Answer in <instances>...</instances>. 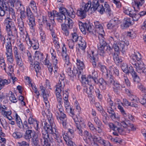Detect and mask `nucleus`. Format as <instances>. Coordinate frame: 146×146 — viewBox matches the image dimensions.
I'll use <instances>...</instances> for the list:
<instances>
[{
	"label": "nucleus",
	"instance_id": "nucleus-2",
	"mask_svg": "<svg viewBox=\"0 0 146 146\" xmlns=\"http://www.w3.org/2000/svg\"><path fill=\"white\" fill-rule=\"evenodd\" d=\"M94 23L95 27L98 29L100 33L98 36L100 44L98 46V51L100 53V55L104 57L105 56V48L106 47L107 49L109 50L111 49V48L110 46H107V44L106 42L104 40V38L103 36V33H104V31L101 24L98 21L95 22Z\"/></svg>",
	"mask_w": 146,
	"mask_h": 146
},
{
	"label": "nucleus",
	"instance_id": "nucleus-49",
	"mask_svg": "<svg viewBox=\"0 0 146 146\" xmlns=\"http://www.w3.org/2000/svg\"><path fill=\"white\" fill-rule=\"evenodd\" d=\"M9 94L10 100L13 103L17 102V100L16 98L14 93L11 91H9Z\"/></svg>",
	"mask_w": 146,
	"mask_h": 146
},
{
	"label": "nucleus",
	"instance_id": "nucleus-13",
	"mask_svg": "<svg viewBox=\"0 0 146 146\" xmlns=\"http://www.w3.org/2000/svg\"><path fill=\"white\" fill-rule=\"evenodd\" d=\"M98 77V75L97 72L94 70L92 72L91 75L88 76L86 82H91L92 83L98 84V80L97 79Z\"/></svg>",
	"mask_w": 146,
	"mask_h": 146
},
{
	"label": "nucleus",
	"instance_id": "nucleus-33",
	"mask_svg": "<svg viewBox=\"0 0 146 146\" xmlns=\"http://www.w3.org/2000/svg\"><path fill=\"white\" fill-rule=\"evenodd\" d=\"M61 26L63 33L66 36H68L69 34L68 29H70V28H68V27L64 23L62 24Z\"/></svg>",
	"mask_w": 146,
	"mask_h": 146
},
{
	"label": "nucleus",
	"instance_id": "nucleus-22",
	"mask_svg": "<svg viewBox=\"0 0 146 146\" xmlns=\"http://www.w3.org/2000/svg\"><path fill=\"white\" fill-rule=\"evenodd\" d=\"M14 56L16 64L18 65L20 68L23 69V63L21 54L14 55Z\"/></svg>",
	"mask_w": 146,
	"mask_h": 146
},
{
	"label": "nucleus",
	"instance_id": "nucleus-53",
	"mask_svg": "<svg viewBox=\"0 0 146 146\" xmlns=\"http://www.w3.org/2000/svg\"><path fill=\"white\" fill-rule=\"evenodd\" d=\"M72 36V40H74V41L76 42L78 41V39L79 40L82 39V37L81 36H79L77 33L76 32H74L71 33Z\"/></svg>",
	"mask_w": 146,
	"mask_h": 146
},
{
	"label": "nucleus",
	"instance_id": "nucleus-52",
	"mask_svg": "<svg viewBox=\"0 0 146 146\" xmlns=\"http://www.w3.org/2000/svg\"><path fill=\"white\" fill-rule=\"evenodd\" d=\"M110 39L111 40V41H114L113 47L114 50L116 52H119V46L118 43L117 44V42L116 41H114V39L111 36L110 37Z\"/></svg>",
	"mask_w": 146,
	"mask_h": 146
},
{
	"label": "nucleus",
	"instance_id": "nucleus-12",
	"mask_svg": "<svg viewBox=\"0 0 146 146\" xmlns=\"http://www.w3.org/2000/svg\"><path fill=\"white\" fill-rule=\"evenodd\" d=\"M79 25L81 31L84 32L86 30L90 33H93L92 27L89 23H83L82 22H80L79 23Z\"/></svg>",
	"mask_w": 146,
	"mask_h": 146
},
{
	"label": "nucleus",
	"instance_id": "nucleus-54",
	"mask_svg": "<svg viewBox=\"0 0 146 146\" xmlns=\"http://www.w3.org/2000/svg\"><path fill=\"white\" fill-rule=\"evenodd\" d=\"M67 15L72 18L75 17V13L72 8H70L69 10H68Z\"/></svg>",
	"mask_w": 146,
	"mask_h": 146
},
{
	"label": "nucleus",
	"instance_id": "nucleus-56",
	"mask_svg": "<svg viewBox=\"0 0 146 146\" xmlns=\"http://www.w3.org/2000/svg\"><path fill=\"white\" fill-rule=\"evenodd\" d=\"M7 60L8 62L12 64L13 62L14 59L13 57V53L5 54Z\"/></svg>",
	"mask_w": 146,
	"mask_h": 146
},
{
	"label": "nucleus",
	"instance_id": "nucleus-29",
	"mask_svg": "<svg viewBox=\"0 0 146 146\" xmlns=\"http://www.w3.org/2000/svg\"><path fill=\"white\" fill-rule=\"evenodd\" d=\"M36 134L31 130H26L25 135V138L26 139H29L32 138Z\"/></svg>",
	"mask_w": 146,
	"mask_h": 146
},
{
	"label": "nucleus",
	"instance_id": "nucleus-50",
	"mask_svg": "<svg viewBox=\"0 0 146 146\" xmlns=\"http://www.w3.org/2000/svg\"><path fill=\"white\" fill-rule=\"evenodd\" d=\"M9 76H12V74L14 72V69L12 65H9L7 69L6 68V71H5Z\"/></svg>",
	"mask_w": 146,
	"mask_h": 146
},
{
	"label": "nucleus",
	"instance_id": "nucleus-63",
	"mask_svg": "<svg viewBox=\"0 0 146 146\" xmlns=\"http://www.w3.org/2000/svg\"><path fill=\"white\" fill-rule=\"evenodd\" d=\"M119 122L120 123H119L118 122H117L116 123L117 124V125L118 126H120L121 125L124 128H127V124L125 121L124 120H119Z\"/></svg>",
	"mask_w": 146,
	"mask_h": 146
},
{
	"label": "nucleus",
	"instance_id": "nucleus-43",
	"mask_svg": "<svg viewBox=\"0 0 146 146\" xmlns=\"http://www.w3.org/2000/svg\"><path fill=\"white\" fill-rule=\"evenodd\" d=\"M68 27V28L72 29V27L74 23L71 19L69 17L66 18L64 22Z\"/></svg>",
	"mask_w": 146,
	"mask_h": 146
},
{
	"label": "nucleus",
	"instance_id": "nucleus-45",
	"mask_svg": "<svg viewBox=\"0 0 146 146\" xmlns=\"http://www.w3.org/2000/svg\"><path fill=\"white\" fill-rule=\"evenodd\" d=\"M35 57L38 60L40 61L42 60L44 58L43 54L38 51H36L35 52Z\"/></svg>",
	"mask_w": 146,
	"mask_h": 146
},
{
	"label": "nucleus",
	"instance_id": "nucleus-18",
	"mask_svg": "<svg viewBox=\"0 0 146 146\" xmlns=\"http://www.w3.org/2000/svg\"><path fill=\"white\" fill-rule=\"evenodd\" d=\"M144 3V0H140L139 1L134 0L132 4L135 11H137V12L139 9L140 7Z\"/></svg>",
	"mask_w": 146,
	"mask_h": 146
},
{
	"label": "nucleus",
	"instance_id": "nucleus-59",
	"mask_svg": "<svg viewBox=\"0 0 146 146\" xmlns=\"http://www.w3.org/2000/svg\"><path fill=\"white\" fill-rule=\"evenodd\" d=\"M29 6L31 7L34 12L37 13V10L35 2L33 1H31L29 5Z\"/></svg>",
	"mask_w": 146,
	"mask_h": 146
},
{
	"label": "nucleus",
	"instance_id": "nucleus-28",
	"mask_svg": "<svg viewBox=\"0 0 146 146\" xmlns=\"http://www.w3.org/2000/svg\"><path fill=\"white\" fill-rule=\"evenodd\" d=\"M40 91L41 92V94L44 99V100L46 104H47L48 102L47 97L48 96V94L46 93V88L42 86H40Z\"/></svg>",
	"mask_w": 146,
	"mask_h": 146
},
{
	"label": "nucleus",
	"instance_id": "nucleus-31",
	"mask_svg": "<svg viewBox=\"0 0 146 146\" xmlns=\"http://www.w3.org/2000/svg\"><path fill=\"white\" fill-rule=\"evenodd\" d=\"M132 19L130 18H125L123 22L124 27L127 28L132 25Z\"/></svg>",
	"mask_w": 146,
	"mask_h": 146
},
{
	"label": "nucleus",
	"instance_id": "nucleus-30",
	"mask_svg": "<svg viewBox=\"0 0 146 146\" xmlns=\"http://www.w3.org/2000/svg\"><path fill=\"white\" fill-rule=\"evenodd\" d=\"M17 24L20 31L23 33H24V27L23 19L21 17L18 19H17Z\"/></svg>",
	"mask_w": 146,
	"mask_h": 146
},
{
	"label": "nucleus",
	"instance_id": "nucleus-24",
	"mask_svg": "<svg viewBox=\"0 0 146 146\" xmlns=\"http://www.w3.org/2000/svg\"><path fill=\"white\" fill-rule=\"evenodd\" d=\"M50 21L51 23H50V21H49V23H47L46 25L47 27H49V30L51 32V35L52 37L53 38H55L56 35L54 32V31L53 28V27L55 26V24H54V22L52 21H51V20H50Z\"/></svg>",
	"mask_w": 146,
	"mask_h": 146
},
{
	"label": "nucleus",
	"instance_id": "nucleus-9",
	"mask_svg": "<svg viewBox=\"0 0 146 146\" xmlns=\"http://www.w3.org/2000/svg\"><path fill=\"white\" fill-rule=\"evenodd\" d=\"M25 36V40L28 46L30 45L32 47L33 49L36 50L38 49L39 46L38 40L35 37H33L31 40L29 38V35L27 33Z\"/></svg>",
	"mask_w": 146,
	"mask_h": 146
},
{
	"label": "nucleus",
	"instance_id": "nucleus-48",
	"mask_svg": "<svg viewBox=\"0 0 146 146\" xmlns=\"http://www.w3.org/2000/svg\"><path fill=\"white\" fill-rule=\"evenodd\" d=\"M132 75L133 80L134 82L138 83L140 81L139 77L137 75L136 73L134 71L130 73Z\"/></svg>",
	"mask_w": 146,
	"mask_h": 146
},
{
	"label": "nucleus",
	"instance_id": "nucleus-1",
	"mask_svg": "<svg viewBox=\"0 0 146 146\" xmlns=\"http://www.w3.org/2000/svg\"><path fill=\"white\" fill-rule=\"evenodd\" d=\"M47 111L48 113L47 114V117L50 124H48L46 122L44 121V126L43 128L44 131H42V136L43 140H44V143H47V145L49 144V142H51V140L49 137L48 133L52 134L56 129L54 127H52L53 126V119L52 117V114L49 112L48 111Z\"/></svg>",
	"mask_w": 146,
	"mask_h": 146
},
{
	"label": "nucleus",
	"instance_id": "nucleus-58",
	"mask_svg": "<svg viewBox=\"0 0 146 146\" xmlns=\"http://www.w3.org/2000/svg\"><path fill=\"white\" fill-rule=\"evenodd\" d=\"M138 84L137 87L142 93L146 94V88L141 84L140 82L137 83Z\"/></svg>",
	"mask_w": 146,
	"mask_h": 146
},
{
	"label": "nucleus",
	"instance_id": "nucleus-26",
	"mask_svg": "<svg viewBox=\"0 0 146 146\" xmlns=\"http://www.w3.org/2000/svg\"><path fill=\"white\" fill-rule=\"evenodd\" d=\"M113 85L115 87L113 88V90L115 92H117V90L121 91L122 88H125V86L124 84H120L119 82L117 81L114 83Z\"/></svg>",
	"mask_w": 146,
	"mask_h": 146
},
{
	"label": "nucleus",
	"instance_id": "nucleus-3",
	"mask_svg": "<svg viewBox=\"0 0 146 146\" xmlns=\"http://www.w3.org/2000/svg\"><path fill=\"white\" fill-rule=\"evenodd\" d=\"M92 4V7H90V8L91 10L93 9L92 10L94 11H97L102 15L105 12L108 15L110 18L113 17V14L110 7L106 2L104 4V6L103 5L100 4L99 0H93Z\"/></svg>",
	"mask_w": 146,
	"mask_h": 146
},
{
	"label": "nucleus",
	"instance_id": "nucleus-17",
	"mask_svg": "<svg viewBox=\"0 0 146 146\" xmlns=\"http://www.w3.org/2000/svg\"><path fill=\"white\" fill-rule=\"evenodd\" d=\"M107 112L109 114V116L110 118L113 119H119L120 116L117 114H116L114 111L113 109L111 107H108L107 108Z\"/></svg>",
	"mask_w": 146,
	"mask_h": 146
},
{
	"label": "nucleus",
	"instance_id": "nucleus-14",
	"mask_svg": "<svg viewBox=\"0 0 146 146\" xmlns=\"http://www.w3.org/2000/svg\"><path fill=\"white\" fill-rule=\"evenodd\" d=\"M64 86V81H58L56 86L55 94L56 95H61L62 91L63 90Z\"/></svg>",
	"mask_w": 146,
	"mask_h": 146
},
{
	"label": "nucleus",
	"instance_id": "nucleus-34",
	"mask_svg": "<svg viewBox=\"0 0 146 146\" xmlns=\"http://www.w3.org/2000/svg\"><path fill=\"white\" fill-rule=\"evenodd\" d=\"M13 7H11L9 4L8 5V10H9V17H11L13 19L15 20L16 19V16L14 10L12 8Z\"/></svg>",
	"mask_w": 146,
	"mask_h": 146
},
{
	"label": "nucleus",
	"instance_id": "nucleus-21",
	"mask_svg": "<svg viewBox=\"0 0 146 146\" xmlns=\"http://www.w3.org/2000/svg\"><path fill=\"white\" fill-rule=\"evenodd\" d=\"M55 141L58 144H63L62 137L59 135L58 132L56 130L53 134H52Z\"/></svg>",
	"mask_w": 146,
	"mask_h": 146
},
{
	"label": "nucleus",
	"instance_id": "nucleus-10",
	"mask_svg": "<svg viewBox=\"0 0 146 146\" xmlns=\"http://www.w3.org/2000/svg\"><path fill=\"white\" fill-rule=\"evenodd\" d=\"M118 22V19L117 18H114L111 19L107 25V28L111 31H115L117 28Z\"/></svg>",
	"mask_w": 146,
	"mask_h": 146
},
{
	"label": "nucleus",
	"instance_id": "nucleus-51",
	"mask_svg": "<svg viewBox=\"0 0 146 146\" xmlns=\"http://www.w3.org/2000/svg\"><path fill=\"white\" fill-rule=\"evenodd\" d=\"M6 0H0V7L6 10H8V3L6 2Z\"/></svg>",
	"mask_w": 146,
	"mask_h": 146
},
{
	"label": "nucleus",
	"instance_id": "nucleus-38",
	"mask_svg": "<svg viewBox=\"0 0 146 146\" xmlns=\"http://www.w3.org/2000/svg\"><path fill=\"white\" fill-rule=\"evenodd\" d=\"M11 110H7L1 113L2 114L4 117H6L9 120L13 119V117L11 116Z\"/></svg>",
	"mask_w": 146,
	"mask_h": 146
},
{
	"label": "nucleus",
	"instance_id": "nucleus-46",
	"mask_svg": "<svg viewBox=\"0 0 146 146\" xmlns=\"http://www.w3.org/2000/svg\"><path fill=\"white\" fill-rule=\"evenodd\" d=\"M15 121L18 126L20 128H21L22 125V121L19 116L17 113H15Z\"/></svg>",
	"mask_w": 146,
	"mask_h": 146
},
{
	"label": "nucleus",
	"instance_id": "nucleus-60",
	"mask_svg": "<svg viewBox=\"0 0 146 146\" xmlns=\"http://www.w3.org/2000/svg\"><path fill=\"white\" fill-rule=\"evenodd\" d=\"M14 3H15V5L17 9L19 10L20 9H22L24 7L23 5H22L21 2L20 1L16 0V1Z\"/></svg>",
	"mask_w": 146,
	"mask_h": 146
},
{
	"label": "nucleus",
	"instance_id": "nucleus-36",
	"mask_svg": "<svg viewBox=\"0 0 146 146\" xmlns=\"http://www.w3.org/2000/svg\"><path fill=\"white\" fill-rule=\"evenodd\" d=\"M7 32L8 35V38L7 39V40H8L7 42H10L11 43L12 41L14 42V41L15 36L14 35L17 34V33H15L13 32L9 31V30Z\"/></svg>",
	"mask_w": 146,
	"mask_h": 146
},
{
	"label": "nucleus",
	"instance_id": "nucleus-5",
	"mask_svg": "<svg viewBox=\"0 0 146 146\" xmlns=\"http://www.w3.org/2000/svg\"><path fill=\"white\" fill-rule=\"evenodd\" d=\"M66 69L68 75L70 77H73L74 76L77 75L79 79L81 77L83 81L85 82L86 81L87 78L82 75V70H79L78 71L71 64H70V66H68L66 68Z\"/></svg>",
	"mask_w": 146,
	"mask_h": 146
},
{
	"label": "nucleus",
	"instance_id": "nucleus-55",
	"mask_svg": "<svg viewBox=\"0 0 146 146\" xmlns=\"http://www.w3.org/2000/svg\"><path fill=\"white\" fill-rule=\"evenodd\" d=\"M33 65H34V67L35 70V71L36 73V75L38 72H39V70L41 69V67L39 65V63L37 61L34 62Z\"/></svg>",
	"mask_w": 146,
	"mask_h": 146
},
{
	"label": "nucleus",
	"instance_id": "nucleus-41",
	"mask_svg": "<svg viewBox=\"0 0 146 146\" xmlns=\"http://www.w3.org/2000/svg\"><path fill=\"white\" fill-rule=\"evenodd\" d=\"M76 64L77 68L79 70H83L85 68L83 62L81 61L79 59L77 58L76 59Z\"/></svg>",
	"mask_w": 146,
	"mask_h": 146
},
{
	"label": "nucleus",
	"instance_id": "nucleus-47",
	"mask_svg": "<svg viewBox=\"0 0 146 146\" xmlns=\"http://www.w3.org/2000/svg\"><path fill=\"white\" fill-rule=\"evenodd\" d=\"M113 56L114 60L116 64H118L122 62V60L119 57L117 53H114Z\"/></svg>",
	"mask_w": 146,
	"mask_h": 146
},
{
	"label": "nucleus",
	"instance_id": "nucleus-62",
	"mask_svg": "<svg viewBox=\"0 0 146 146\" xmlns=\"http://www.w3.org/2000/svg\"><path fill=\"white\" fill-rule=\"evenodd\" d=\"M0 67L2 70L6 71V65L4 58L0 60Z\"/></svg>",
	"mask_w": 146,
	"mask_h": 146
},
{
	"label": "nucleus",
	"instance_id": "nucleus-20",
	"mask_svg": "<svg viewBox=\"0 0 146 146\" xmlns=\"http://www.w3.org/2000/svg\"><path fill=\"white\" fill-rule=\"evenodd\" d=\"M89 85V87L87 86L84 87L83 89L84 92L86 93L88 96L89 98H92V90L93 88V87L92 86V84H90V82H86Z\"/></svg>",
	"mask_w": 146,
	"mask_h": 146
},
{
	"label": "nucleus",
	"instance_id": "nucleus-6",
	"mask_svg": "<svg viewBox=\"0 0 146 146\" xmlns=\"http://www.w3.org/2000/svg\"><path fill=\"white\" fill-rule=\"evenodd\" d=\"M91 5V2L89 1L86 4L83 3L82 5L77 10L76 14L81 19L85 18L86 16V13L90 9Z\"/></svg>",
	"mask_w": 146,
	"mask_h": 146
},
{
	"label": "nucleus",
	"instance_id": "nucleus-42",
	"mask_svg": "<svg viewBox=\"0 0 146 146\" xmlns=\"http://www.w3.org/2000/svg\"><path fill=\"white\" fill-rule=\"evenodd\" d=\"M31 141L35 146H37L39 142V139L38 135L36 134L32 138Z\"/></svg>",
	"mask_w": 146,
	"mask_h": 146
},
{
	"label": "nucleus",
	"instance_id": "nucleus-8",
	"mask_svg": "<svg viewBox=\"0 0 146 146\" xmlns=\"http://www.w3.org/2000/svg\"><path fill=\"white\" fill-rule=\"evenodd\" d=\"M26 14L28 20V24L30 29L34 30L36 25L35 17L29 8H27Z\"/></svg>",
	"mask_w": 146,
	"mask_h": 146
},
{
	"label": "nucleus",
	"instance_id": "nucleus-16",
	"mask_svg": "<svg viewBox=\"0 0 146 146\" xmlns=\"http://www.w3.org/2000/svg\"><path fill=\"white\" fill-rule=\"evenodd\" d=\"M38 23L39 25V31L41 41L42 43H44L46 40V35L42 29L43 27V24L42 23V22L40 19L39 20Z\"/></svg>",
	"mask_w": 146,
	"mask_h": 146
},
{
	"label": "nucleus",
	"instance_id": "nucleus-27",
	"mask_svg": "<svg viewBox=\"0 0 146 146\" xmlns=\"http://www.w3.org/2000/svg\"><path fill=\"white\" fill-rule=\"evenodd\" d=\"M58 104L57 105V107L59 111H63L62 104V100L61 95H56Z\"/></svg>",
	"mask_w": 146,
	"mask_h": 146
},
{
	"label": "nucleus",
	"instance_id": "nucleus-25",
	"mask_svg": "<svg viewBox=\"0 0 146 146\" xmlns=\"http://www.w3.org/2000/svg\"><path fill=\"white\" fill-rule=\"evenodd\" d=\"M109 72L112 75L115 76H118L119 74V69L117 67L113 66H110L109 67Z\"/></svg>",
	"mask_w": 146,
	"mask_h": 146
},
{
	"label": "nucleus",
	"instance_id": "nucleus-64",
	"mask_svg": "<svg viewBox=\"0 0 146 146\" xmlns=\"http://www.w3.org/2000/svg\"><path fill=\"white\" fill-rule=\"evenodd\" d=\"M17 46L19 49L21 51L25 52L26 51L25 50L26 48L23 43L20 42V43L18 44Z\"/></svg>",
	"mask_w": 146,
	"mask_h": 146
},
{
	"label": "nucleus",
	"instance_id": "nucleus-61",
	"mask_svg": "<svg viewBox=\"0 0 146 146\" xmlns=\"http://www.w3.org/2000/svg\"><path fill=\"white\" fill-rule=\"evenodd\" d=\"M121 68L123 71L126 74L128 72V68L127 65L125 63H123L121 66Z\"/></svg>",
	"mask_w": 146,
	"mask_h": 146
},
{
	"label": "nucleus",
	"instance_id": "nucleus-37",
	"mask_svg": "<svg viewBox=\"0 0 146 146\" xmlns=\"http://www.w3.org/2000/svg\"><path fill=\"white\" fill-rule=\"evenodd\" d=\"M11 82L10 79H3L0 78V90L5 85H7Z\"/></svg>",
	"mask_w": 146,
	"mask_h": 146
},
{
	"label": "nucleus",
	"instance_id": "nucleus-19",
	"mask_svg": "<svg viewBox=\"0 0 146 146\" xmlns=\"http://www.w3.org/2000/svg\"><path fill=\"white\" fill-rule=\"evenodd\" d=\"M29 124L31 125V126L34 127L35 129L37 131L39 129L38 126L39 122L36 119L30 117L28 119Z\"/></svg>",
	"mask_w": 146,
	"mask_h": 146
},
{
	"label": "nucleus",
	"instance_id": "nucleus-32",
	"mask_svg": "<svg viewBox=\"0 0 146 146\" xmlns=\"http://www.w3.org/2000/svg\"><path fill=\"white\" fill-rule=\"evenodd\" d=\"M117 104H118L117 106V108L120 111L121 114L122 115V116L124 117V119L125 120V119L128 116V113L126 112L125 111L123 107L120 105L119 104L117 103Z\"/></svg>",
	"mask_w": 146,
	"mask_h": 146
},
{
	"label": "nucleus",
	"instance_id": "nucleus-35",
	"mask_svg": "<svg viewBox=\"0 0 146 146\" xmlns=\"http://www.w3.org/2000/svg\"><path fill=\"white\" fill-rule=\"evenodd\" d=\"M100 88L102 90H105L106 88L107 83L103 78H100L98 80Z\"/></svg>",
	"mask_w": 146,
	"mask_h": 146
},
{
	"label": "nucleus",
	"instance_id": "nucleus-7",
	"mask_svg": "<svg viewBox=\"0 0 146 146\" xmlns=\"http://www.w3.org/2000/svg\"><path fill=\"white\" fill-rule=\"evenodd\" d=\"M50 20L54 22V20L55 18L57 21L60 23L64 22L66 19L65 16L61 13H58L56 11H53L48 14Z\"/></svg>",
	"mask_w": 146,
	"mask_h": 146
},
{
	"label": "nucleus",
	"instance_id": "nucleus-4",
	"mask_svg": "<svg viewBox=\"0 0 146 146\" xmlns=\"http://www.w3.org/2000/svg\"><path fill=\"white\" fill-rule=\"evenodd\" d=\"M129 62L135 68L137 67V70H139L143 66L141 55L139 52H134V54H132Z\"/></svg>",
	"mask_w": 146,
	"mask_h": 146
},
{
	"label": "nucleus",
	"instance_id": "nucleus-44",
	"mask_svg": "<svg viewBox=\"0 0 146 146\" xmlns=\"http://www.w3.org/2000/svg\"><path fill=\"white\" fill-rule=\"evenodd\" d=\"M78 44L79 48L82 50H84L86 47V43L82 38L79 40Z\"/></svg>",
	"mask_w": 146,
	"mask_h": 146
},
{
	"label": "nucleus",
	"instance_id": "nucleus-23",
	"mask_svg": "<svg viewBox=\"0 0 146 146\" xmlns=\"http://www.w3.org/2000/svg\"><path fill=\"white\" fill-rule=\"evenodd\" d=\"M6 28L7 32L8 31V30H9V31L13 32L15 33H17L15 24L13 21L10 22L9 24L7 25Z\"/></svg>",
	"mask_w": 146,
	"mask_h": 146
},
{
	"label": "nucleus",
	"instance_id": "nucleus-15",
	"mask_svg": "<svg viewBox=\"0 0 146 146\" xmlns=\"http://www.w3.org/2000/svg\"><path fill=\"white\" fill-rule=\"evenodd\" d=\"M94 54V51H91L89 54L88 53V56L90 58V61L92 63L93 67L95 68L96 66V62L98 61V58Z\"/></svg>",
	"mask_w": 146,
	"mask_h": 146
},
{
	"label": "nucleus",
	"instance_id": "nucleus-40",
	"mask_svg": "<svg viewBox=\"0 0 146 146\" xmlns=\"http://www.w3.org/2000/svg\"><path fill=\"white\" fill-rule=\"evenodd\" d=\"M59 111V112H58L56 114L57 119H60L61 121L67 118L66 115L63 112V111Z\"/></svg>",
	"mask_w": 146,
	"mask_h": 146
},
{
	"label": "nucleus",
	"instance_id": "nucleus-39",
	"mask_svg": "<svg viewBox=\"0 0 146 146\" xmlns=\"http://www.w3.org/2000/svg\"><path fill=\"white\" fill-rule=\"evenodd\" d=\"M12 45L10 42H7L6 43L5 47L6 48L5 54L11 53L12 52Z\"/></svg>",
	"mask_w": 146,
	"mask_h": 146
},
{
	"label": "nucleus",
	"instance_id": "nucleus-11",
	"mask_svg": "<svg viewBox=\"0 0 146 146\" xmlns=\"http://www.w3.org/2000/svg\"><path fill=\"white\" fill-rule=\"evenodd\" d=\"M61 55L64 60H65L64 66L66 68L68 66H70L71 63L70 62L69 57L66 53V49L64 44L62 48Z\"/></svg>",
	"mask_w": 146,
	"mask_h": 146
},
{
	"label": "nucleus",
	"instance_id": "nucleus-57",
	"mask_svg": "<svg viewBox=\"0 0 146 146\" xmlns=\"http://www.w3.org/2000/svg\"><path fill=\"white\" fill-rule=\"evenodd\" d=\"M12 136L15 139H19L22 137L23 134L21 132L16 131L13 133Z\"/></svg>",
	"mask_w": 146,
	"mask_h": 146
}]
</instances>
